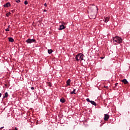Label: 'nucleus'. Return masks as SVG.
Returning a JSON list of instances; mask_svg holds the SVG:
<instances>
[{
  "instance_id": "ddd939ff",
  "label": "nucleus",
  "mask_w": 130,
  "mask_h": 130,
  "mask_svg": "<svg viewBox=\"0 0 130 130\" xmlns=\"http://www.w3.org/2000/svg\"><path fill=\"white\" fill-rule=\"evenodd\" d=\"M60 101L61 102V103H64V102H66V100H64L63 98H62L60 100Z\"/></svg>"
},
{
  "instance_id": "9b49d317",
  "label": "nucleus",
  "mask_w": 130,
  "mask_h": 130,
  "mask_svg": "<svg viewBox=\"0 0 130 130\" xmlns=\"http://www.w3.org/2000/svg\"><path fill=\"white\" fill-rule=\"evenodd\" d=\"M109 20H110L109 17H106L105 18V21H104L105 23H107V22H108V21H109Z\"/></svg>"
},
{
  "instance_id": "f704fd0d",
  "label": "nucleus",
  "mask_w": 130,
  "mask_h": 130,
  "mask_svg": "<svg viewBox=\"0 0 130 130\" xmlns=\"http://www.w3.org/2000/svg\"><path fill=\"white\" fill-rule=\"evenodd\" d=\"M9 130H11V129H9Z\"/></svg>"
},
{
  "instance_id": "7ed1b4c3",
  "label": "nucleus",
  "mask_w": 130,
  "mask_h": 130,
  "mask_svg": "<svg viewBox=\"0 0 130 130\" xmlns=\"http://www.w3.org/2000/svg\"><path fill=\"white\" fill-rule=\"evenodd\" d=\"M25 42H26V43L27 44H31L33 43H36V40L34 39H28L25 41Z\"/></svg>"
},
{
  "instance_id": "7c9ffc66",
  "label": "nucleus",
  "mask_w": 130,
  "mask_h": 130,
  "mask_svg": "<svg viewBox=\"0 0 130 130\" xmlns=\"http://www.w3.org/2000/svg\"><path fill=\"white\" fill-rule=\"evenodd\" d=\"M2 128H4V126H3V127H1L0 128V129H2Z\"/></svg>"
},
{
  "instance_id": "20e7f679",
  "label": "nucleus",
  "mask_w": 130,
  "mask_h": 130,
  "mask_svg": "<svg viewBox=\"0 0 130 130\" xmlns=\"http://www.w3.org/2000/svg\"><path fill=\"white\" fill-rule=\"evenodd\" d=\"M104 120L107 121L109 119V115L108 114H104Z\"/></svg>"
},
{
  "instance_id": "6e6552de",
  "label": "nucleus",
  "mask_w": 130,
  "mask_h": 130,
  "mask_svg": "<svg viewBox=\"0 0 130 130\" xmlns=\"http://www.w3.org/2000/svg\"><path fill=\"white\" fill-rule=\"evenodd\" d=\"M8 96H9V94L8 93V92H6L5 93V95L3 96V99H5V98H8Z\"/></svg>"
},
{
  "instance_id": "473e14b6",
  "label": "nucleus",
  "mask_w": 130,
  "mask_h": 130,
  "mask_svg": "<svg viewBox=\"0 0 130 130\" xmlns=\"http://www.w3.org/2000/svg\"><path fill=\"white\" fill-rule=\"evenodd\" d=\"M91 6H95V5H94V4H92V5H91Z\"/></svg>"
},
{
  "instance_id": "dca6fc26",
  "label": "nucleus",
  "mask_w": 130,
  "mask_h": 130,
  "mask_svg": "<svg viewBox=\"0 0 130 130\" xmlns=\"http://www.w3.org/2000/svg\"><path fill=\"white\" fill-rule=\"evenodd\" d=\"M47 85L49 87H51L52 86L51 84V83H50V82H48Z\"/></svg>"
},
{
  "instance_id": "a878e982",
  "label": "nucleus",
  "mask_w": 130,
  "mask_h": 130,
  "mask_svg": "<svg viewBox=\"0 0 130 130\" xmlns=\"http://www.w3.org/2000/svg\"><path fill=\"white\" fill-rule=\"evenodd\" d=\"M31 90H34V87H31Z\"/></svg>"
},
{
  "instance_id": "393cba45",
  "label": "nucleus",
  "mask_w": 130,
  "mask_h": 130,
  "mask_svg": "<svg viewBox=\"0 0 130 130\" xmlns=\"http://www.w3.org/2000/svg\"><path fill=\"white\" fill-rule=\"evenodd\" d=\"M104 57H101V59H104Z\"/></svg>"
},
{
  "instance_id": "423d86ee",
  "label": "nucleus",
  "mask_w": 130,
  "mask_h": 130,
  "mask_svg": "<svg viewBox=\"0 0 130 130\" xmlns=\"http://www.w3.org/2000/svg\"><path fill=\"white\" fill-rule=\"evenodd\" d=\"M11 4L10 3H7L6 4L4 5V8H9V7H10Z\"/></svg>"
},
{
  "instance_id": "f3484780",
  "label": "nucleus",
  "mask_w": 130,
  "mask_h": 130,
  "mask_svg": "<svg viewBox=\"0 0 130 130\" xmlns=\"http://www.w3.org/2000/svg\"><path fill=\"white\" fill-rule=\"evenodd\" d=\"M10 15H11V12H9V13L6 14V16L7 17H10Z\"/></svg>"
},
{
  "instance_id": "2f4dec72",
  "label": "nucleus",
  "mask_w": 130,
  "mask_h": 130,
  "mask_svg": "<svg viewBox=\"0 0 130 130\" xmlns=\"http://www.w3.org/2000/svg\"><path fill=\"white\" fill-rule=\"evenodd\" d=\"M105 88H106V89H108V86H106Z\"/></svg>"
},
{
  "instance_id": "412c9836",
  "label": "nucleus",
  "mask_w": 130,
  "mask_h": 130,
  "mask_svg": "<svg viewBox=\"0 0 130 130\" xmlns=\"http://www.w3.org/2000/svg\"><path fill=\"white\" fill-rule=\"evenodd\" d=\"M5 31H6L7 32H8L9 31H10V29L9 28H7L5 29Z\"/></svg>"
},
{
  "instance_id": "c85d7f7f",
  "label": "nucleus",
  "mask_w": 130,
  "mask_h": 130,
  "mask_svg": "<svg viewBox=\"0 0 130 130\" xmlns=\"http://www.w3.org/2000/svg\"><path fill=\"white\" fill-rule=\"evenodd\" d=\"M46 11H47L46 9L44 10V12H46Z\"/></svg>"
},
{
  "instance_id": "c756f323",
  "label": "nucleus",
  "mask_w": 130,
  "mask_h": 130,
  "mask_svg": "<svg viewBox=\"0 0 130 130\" xmlns=\"http://www.w3.org/2000/svg\"><path fill=\"white\" fill-rule=\"evenodd\" d=\"M2 97V93H0V98Z\"/></svg>"
},
{
  "instance_id": "f257e3e1",
  "label": "nucleus",
  "mask_w": 130,
  "mask_h": 130,
  "mask_svg": "<svg viewBox=\"0 0 130 130\" xmlns=\"http://www.w3.org/2000/svg\"><path fill=\"white\" fill-rule=\"evenodd\" d=\"M76 60L77 61H81L84 60V54L82 53H79L77 54L75 57Z\"/></svg>"
},
{
  "instance_id": "4468645a",
  "label": "nucleus",
  "mask_w": 130,
  "mask_h": 130,
  "mask_svg": "<svg viewBox=\"0 0 130 130\" xmlns=\"http://www.w3.org/2000/svg\"><path fill=\"white\" fill-rule=\"evenodd\" d=\"M76 89H74L73 91H72L70 94L73 95V94H76Z\"/></svg>"
},
{
  "instance_id": "1a4fd4ad",
  "label": "nucleus",
  "mask_w": 130,
  "mask_h": 130,
  "mask_svg": "<svg viewBox=\"0 0 130 130\" xmlns=\"http://www.w3.org/2000/svg\"><path fill=\"white\" fill-rule=\"evenodd\" d=\"M67 84L68 86H70L71 85V79H68L67 81Z\"/></svg>"
},
{
  "instance_id": "39448f33",
  "label": "nucleus",
  "mask_w": 130,
  "mask_h": 130,
  "mask_svg": "<svg viewBox=\"0 0 130 130\" xmlns=\"http://www.w3.org/2000/svg\"><path fill=\"white\" fill-rule=\"evenodd\" d=\"M63 29H66V26H64V25H63V24H62L59 26L58 30H63Z\"/></svg>"
},
{
  "instance_id": "bb28decb",
  "label": "nucleus",
  "mask_w": 130,
  "mask_h": 130,
  "mask_svg": "<svg viewBox=\"0 0 130 130\" xmlns=\"http://www.w3.org/2000/svg\"><path fill=\"white\" fill-rule=\"evenodd\" d=\"M14 129L15 130H18V128H17V127H15Z\"/></svg>"
},
{
  "instance_id": "cd10ccee",
  "label": "nucleus",
  "mask_w": 130,
  "mask_h": 130,
  "mask_svg": "<svg viewBox=\"0 0 130 130\" xmlns=\"http://www.w3.org/2000/svg\"><path fill=\"white\" fill-rule=\"evenodd\" d=\"M14 12H15V11H14V10L11 11V13H14Z\"/></svg>"
},
{
  "instance_id": "5701e85b",
  "label": "nucleus",
  "mask_w": 130,
  "mask_h": 130,
  "mask_svg": "<svg viewBox=\"0 0 130 130\" xmlns=\"http://www.w3.org/2000/svg\"><path fill=\"white\" fill-rule=\"evenodd\" d=\"M117 85H118V83H116L115 84V87H116L117 86Z\"/></svg>"
},
{
  "instance_id": "a211bd4d",
  "label": "nucleus",
  "mask_w": 130,
  "mask_h": 130,
  "mask_svg": "<svg viewBox=\"0 0 130 130\" xmlns=\"http://www.w3.org/2000/svg\"><path fill=\"white\" fill-rule=\"evenodd\" d=\"M16 2L17 3V4H19V3H21V1L20 0H16Z\"/></svg>"
},
{
  "instance_id": "4be33fe9",
  "label": "nucleus",
  "mask_w": 130,
  "mask_h": 130,
  "mask_svg": "<svg viewBox=\"0 0 130 130\" xmlns=\"http://www.w3.org/2000/svg\"><path fill=\"white\" fill-rule=\"evenodd\" d=\"M28 4V1H24V5H27Z\"/></svg>"
},
{
  "instance_id": "b1692460",
  "label": "nucleus",
  "mask_w": 130,
  "mask_h": 130,
  "mask_svg": "<svg viewBox=\"0 0 130 130\" xmlns=\"http://www.w3.org/2000/svg\"><path fill=\"white\" fill-rule=\"evenodd\" d=\"M44 6H45V7H47V4H46V3H45V4H44Z\"/></svg>"
},
{
  "instance_id": "6ab92c4d",
  "label": "nucleus",
  "mask_w": 130,
  "mask_h": 130,
  "mask_svg": "<svg viewBox=\"0 0 130 130\" xmlns=\"http://www.w3.org/2000/svg\"><path fill=\"white\" fill-rule=\"evenodd\" d=\"M86 101H87V102H90V103H91V101H90V99H86Z\"/></svg>"
},
{
  "instance_id": "f03ea898",
  "label": "nucleus",
  "mask_w": 130,
  "mask_h": 130,
  "mask_svg": "<svg viewBox=\"0 0 130 130\" xmlns=\"http://www.w3.org/2000/svg\"><path fill=\"white\" fill-rule=\"evenodd\" d=\"M113 40L114 42H116V43H122V39L119 37L116 36L113 38Z\"/></svg>"
},
{
  "instance_id": "2eb2a0df",
  "label": "nucleus",
  "mask_w": 130,
  "mask_h": 130,
  "mask_svg": "<svg viewBox=\"0 0 130 130\" xmlns=\"http://www.w3.org/2000/svg\"><path fill=\"white\" fill-rule=\"evenodd\" d=\"M48 53H49V54H51V53H52V50H51V49L48 50Z\"/></svg>"
},
{
  "instance_id": "aec40b11",
  "label": "nucleus",
  "mask_w": 130,
  "mask_h": 130,
  "mask_svg": "<svg viewBox=\"0 0 130 130\" xmlns=\"http://www.w3.org/2000/svg\"><path fill=\"white\" fill-rule=\"evenodd\" d=\"M95 18H96V15H93L92 16V19H95Z\"/></svg>"
},
{
  "instance_id": "0eeeda50",
  "label": "nucleus",
  "mask_w": 130,
  "mask_h": 130,
  "mask_svg": "<svg viewBox=\"0 0 130 130\" xmlns=\"http://www.w3.org/2000/svg\"><path fill=\"white\" fill-rule=\"evenodd\" d=\"M121 82L122 83H123L125 85H126V84L128 83V81H127V80H126V79H123V80H121Z\"/></svg>"
},
{
  "instance_id": "72a5a7b5",
  "label": "nucleus",
  "mask_w": 130,
  "mask_h": 130,
  "mask_svg": "<svg viewBox=\"0 0 130 130\" xmlns=\"http://www.w3.org/2000/svg\"><path fill=\"white\" fill-rule=\"evenodd\" d=\"M8 27H10V25L8 26Z\"/></svg>"
},
{
  "instance_id": "f8f14e48",
  "label": "nucleus",
  "mask_w": 130,
  "mask_h": 130,
  "mask_svg": "<svg viewBox=\"0 0 130 130\" xmlns=\"http://www.w3.org/2000/svg\"><path fill=\"white\" fill-rule=\"evenodd\" d=\"M9 42H14V39H13V38H9Z\"/></svg>"
},
{
  "instance_id": "9d476101",
  "label": "nucleus",
  "mask_w": 130,
  "mask_h": 130,
  "mask_svg": "<svg viewBox=\"0 0 130 130\" xmlns=\"http://www.w3.org/2000/svg\"><path fill=\"white\" fill-rule=\"evenodd\" d=\"M90 103H91V104H92V105H94V106H96L97 105L96 103L94 101H91Z\"/></svg>"
}]
</instances>
